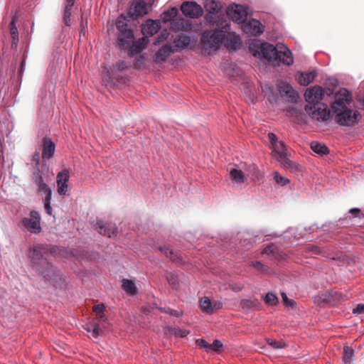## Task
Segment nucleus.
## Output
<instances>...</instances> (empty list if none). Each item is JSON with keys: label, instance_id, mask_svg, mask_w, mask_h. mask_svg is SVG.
Instances as JSON below:
<instances>
[{"label": "nucleus", "instance_id": "32", "mask_svg": "<svg viewBox=\"0 0 364 364\" xmlns=\"http://www.w3.org/2000/svg\"><path fill=\"white\" fill-rule=\"evenodd\" d=\"M116 26L119 31L128 29L127 19L124 14H121L116 21Z\"/></svg>", "mask_w": 364, "mask_h": 364}, {"label": "nucleus", "instance_id": "17", "mask_svg": "<svg viewBox=\"0 0 364 364\" xmlns=\"http://www.w3.org/2000/svg\"><path fill=\"white\" fill-rule=\"evenodd\" d=\"M200 308L206 314H211L214 311L220 309L223 306V304L219 301H211L208 297H204L200 300Z\"/></svg>", "mask_w": 364, "mask_h": 364}, {"label": "nucleus", "instance_id": "59", "mask_svg": "<svg viewBox=\"0 0 364 364\" xmlns=\"http://www.w3.org/2000/svg\"><path fill=\"white\" fill-rule=\"evenodd\" d=\"M104 71L107 73V74H106V77H107V81L109 82L111 80V76L109 75V71L106 68H104Z\"/></svg>", "mask_w": 364, "mask_h": 364}, {"label": "nucleus", "instance_id": "52", "mask_svg": "<svg viewBox=\"0 0 364 364\" xmlns=\"http://www.w3.org/2000/svg\"><path fill=\"white\" fill-rule=\"evenodd\" d=\"M353 313L356 315L363 314H364V304H358L357 306L353 309Z\"/></svg>", "mask_w": 364, "mask_h": 364}, {"label": "nucleus", "instance_id": "14", "mask_svg": "<svg viewBox=\"0 0 364 364\" xmlns=\"http://www.w3.org/2000/svg\"><path fill=\"white\" fill-rule=\"evenodd\" d=\"M134 40V35L132 29L128 28L119 31L117 42L120 48L128 49Z\"/></svg>", "mask_w": 364, "mask_h": 364}, {"label": "nucleus", "instance_id": "3", "mask_svg": "<svg viewBox=\"0 0 364 364\" xmlns=\"http://www.w3.org/2000/svg\"><path fill=\"white\" fill-rule=\"evenodd\" d=\"M205 9L208 12L206 16V20L210 25L217 26L219 28L225 29L230 28V20L225 15L218 13L222 9V6L219 1L215 0H206L205 3Z\"/></svg>", "mask_w": 364, "mask_h": 364}, {"label": "nucleus", "instance_id": "26", "mask_svg": "<svg viewBox=\"0 0 364 364\" xmlns=\"http://www.w3.org/2000/svg\"><path fill=\"white\" fill-rule=\"evenodd\" d=\"M316 75L315 71L300 73L298 76V82L301 85L307 86L314 81Z\"/></svg>", "mask_w": 364, "mask_h": 364}, {"label": "nucleus", "instance_id": "48", "mask_svg": "<svg viewBox=\"0 0 364 364\" xmlns=\"http://www.w3.org/2000/svg\"><path fill=\"white\" fill-rule=\"evenodd\" d=\"M252 266L261 272H266L267 270V267L262 264L260 262H252Z\"/></svg>", "mask_w": 364, "mask_h": 364}, {"label": "nucleus", "instance_id": "35", "mask_svg": "<svg viewBox=\"0 0 364 364\" xmlns=\"http://www.w3.org/2000/svg\"><path fill=\"white\" fill-rule=\"evenodd\" d=\"M343 361L346 364H349L352 359H353V350L350 347H348V346H346L344 347L343 348Z\"/></svg>", "mask_w": 364, "mask_h": 364}, {"label": "nucleus", "instance_id": "25", "mask_svg": "<svg viewBox=\"0 0 364 364\" xmlns=\"http://www.w3.org/2000/svg\"><path fill=\"white\" fill-rule=\"evenodd\" d=\"M96 228L101 235L112 237L117 233V229L114 227H107L102 221H98L96 224Z\"/></svg>", "mask_w": 364, "mask_h": 364}, {"label": "nucleus", "instance_id": "5", "mask_svg": "<svg viewBox=\"0 0 364 364\" xmlns=\"http://www.w3.org/2000/svg\"><path fill=\"white\" fill-rule=\"evenodd\" d=\"M48 251V248L47 246L40 244H36L33 245L32 247H30L28 251V256L34 262L43 260L44 263L46 264L47 269L46 271H41V273L43 274V277L46 281L51 282L53 280L52 277H58V274L55 275V271L53 269V266L47 262L45 255Z\"/></svg>", "mask_w": 364, "mask_h": 364}, {"label": "nucleus", "instance_id": "15", "mask_svg": "<svg viewBox=\"0 0 364 364\" xmlns=\"http://www.w3.org/2000/svg\"><path fill=\"white\" fill-rule=\"evenodd\" d=\"M55 145L54 142L47 136L42 139V154L43 161H46L52 158L55 154Z\"/></svg>", "mask_w": 364, "mask_h": 364}, {"label": "nucleus", "instance_id": "60", "mask_svg": "<svg viewBox=\"0 0 364 364\" xmlns=\"http://www.w3.org/2000/svg\"><path fill=\"white\" fill-rule=\"evenodd\" d=\"M360 212L359 209L358 208H351L350 210H349V213H358Z\"/></svg>", "mask_w": 364, "mask_h": 364}, {"label": "nucleus", "instance_id": "31", "mask_svg": "<svg viewBox=\"0 0 364 364\" xmlns=\"http://www.w3.org/2000/svg\"><path fill=\"white\" fill-rule=\"evenodd\" d=\"M87 332L91 333V336L93 338H97L102 334V329L100 328L99 324L93 323H90L86 328Z\"/></svg>", "mask_w": 364, "mask_h": 364}, {"label": "nucleus", "instance_id": "54", "mask_svg": "<svg viewBox=\"0 0 364 364\" xmlns=\"http://www.w3.org/2000/svg\"><path fill=\"white\" fill-rule=\"evenodd\" d=\"M175 334L177 336L183 338L189 334V331L187 330L175 329Z\"/></svg>", "mask_w": 364, "mask_h": 364}, {"label": "nucleus", "instance_id": "8", "mask_svg": "<svg viewBox=\"0 0 364 364\" xmlns=\"http://www.w3.org/2000/svg\"><path fill=\"white\" fill-rule=\"evenodd\" d=\"M47 169L46 164H42L41 168L34 169L33 172L32 179L38 188V191L45 194L48 193V191L51 190L48 188L46 181L48 176L46 174L44 171Z\"/></svg>", "mask_w": 364, "mask_h": 364}, {"label": "nucleus", "instance_id": "51", "mask_svg": "<svg viewBox=\"0 0 364 364\" xmlns=\"http://www.w3.org/2000/svg\"><path fill=\"white\" fill-rule=\"evenodd\" d=\"M168 38V33L166 32H165L164 33H162L159 37H157L154 41V45H158L161 42L166 40V38Z\"/></svg>", "mask_w": 364, "mask_h": 364}, {"label": "nucleus", "instance_id": "1", "mask_svg": "<svg viewBox=\"0 0 364 364\" xmlns=\"http://www.w3.org/2000/svg\"><path fill=\"white\" fill-rule=\"evenodd\" d=\"M250 53L259 59L269 62L291 65L294 58L291 50L284 44L278 43L276 46L260 41H255L249 46Z\"/></svg>", "mask_w": 364, "mask_h": 364}, {"label": "nucleus", "instance_id": "38", "mask_svg": "<svg viewBox=\"0 0 364 364\" xmlns=\"http://www.w3.org/2000/svg\"><path fill=\"white\" fill-rule=\"evenodd\" d=\"M273 174L274 179L277 184L284 186L290 183V181L287 178L281 176L277 171L274 172Z\"/></svg>", "mask_w": 364, "mask_h": 364}, {"label": "nucleus", "instance_id": "41", "mask_svg": "<svg viewBox=\"0 0 364 364\" xmlns=\"http://www.w3.org/2000/svg\"><path fill=\"white\" fill-rule=\"evenodd\" d=\"M164 18L166 21L171 20V18H173L178 14V9L176 8H172L171 10L164 12Z\"/></svg>", "mask_w": 364, "mask_h": 364}, {"label": "nucleus", "instance_id": "42", "mask_svg": "<svg viewBox=\"0 0 364 364\" xmlns=\"http://www.w3.org/2000/svg\"><path fill=\"white\" fill-rule=\"evenodd\" d=\"M31 164L33 166L34 169H36L38 168H41L42 165L40 164V156L39 153H36L33 155L32 159H31Z\"/></svg>", "mask_w": 364, "mask_h": 364}, {"label": "nucleus", "instance_id": "55", "mask_svg": "<svg viewBox=\"0 0 364 364\" xmlns=\"http://www.w3.org/2000/svg\"><path fill=\"white\" fill-rule=\"evenodd\" d=\"M144 57H142V56H140V57L137 59V60H136V63L134 64V68H135L136 69H140V68H141V65H143V63H144Z\"/></svg>", "mask_w": 364, "mask_h": 364}, {"label": "nucleus", "instance_id": "10", "mask_svg": "<svg viewBox=\"0 0 364 364\" xmlns=\"http://www.w3.org/2000/svg\"><path fill=\"white\" fill-rule=\"evenodd\" d=\"M268 139L270 141L271 149L274 156L281 160L286 161L287 159V154L284 144L281 141H278L277 136L274 133H269Z\"/></svg>", "mask_w": 364, "mask_h": 364}, {"label": "nucleus", "instance_id": "13", "mask_svg": "<svg viewBox=\"0 0 364 364\" xmlns=\"http://www.w3.org/2000/svg\"><path fill=\"white\" fill-rule=\"evenodd\" d=\"M242 30L247 34L257 36L264 32V26L259 21L251 19L243 23Z\"/></svg>", "mask_w": 364, "mask_h": 364}, {"label": "nucleus", "instance_id": "28", "mask_svg": "<svg viewBox=\"0 0 364 364\" xmlns=\"http://www.w3.org/2000/svg\"><path fill=\"white\" fill-rule=\"evenodd\" d=\"M230 178L232 181L237 183H244L247 178L245 173L241 170L237 168H233L230 171Z\"/></svg>", "mask_w": 364, "mask_h": 364}, {"label": "nucleus", "instance_id": "39", "mask_svg": "<svg viewBox=\"0 0 364 364\" xmlns=\"http://www.w3.org/2000/svg\"><path fill=\"white\" fill-rule=\"evenodd\" d=\"M264 301L269 305H275L278 302V298L275 294L269 292L264 297Z\"/></svg>", "mask_w": 364, "mask_h": 364}, {"label": "nucleus", "instance_id": "30", "mask_svg": "<svg viewBox=\"0 0 364 364\" xmlns=\"http://www.w3.org/2000/svg\"><path fill=\"white\" fill-rule=\"evenodd\" d=\"M311 149L316 153L320 155H324L328 153V148L321 143L317 141H312L311 143Z\"/></svg>", "mask_w": 364, "mask_h": 364}, {"label": "nucleus", "instance_id": "29", "mask_svg": "<svg viewBox=\"0 0 364 364\" xmlns=\"http://www.w3.org/2000/svg\"><path fill=\"white\" fill-rule=\"evenodd\" d=\"M122 288L129 294L134 295L136 292V288L134 283L129 279H124L122 280Z\"/></svg>", "mask_w": 364, "mask_h": 364}, {"label": "nucleus", "instance_id": "6", "mask_svg": "<svg viewBox=\"0 0 364 364\" xmlns=\"http://www.w3.org/2000/svg\"><path fill=\"white\" fill-rule=\"evenodd\" d=\"M41 215L38 211L32 210L29 217L23 218L21 222V227L31 233L38 234L41 231Z\"/></svg>", "mask_w": 364, "mask_h": 364}, {"label": "nucleus", "instance_id": "45", "mask_svg": "<svg viewBox=\"0 0 364 364\" xmlns=\"http://www.w3.org/2000/svg\"><path fill=\"white\" fill-rule=\"evenodd\" d=\"M223 344L218 340H215L213 343L210 344L209 350H212L213 351H218L220 348H222Z\"/></svg>", "mask_w": 364, "mask_h": 364}, {"label": "nucleus", "instance_id": "11", "mask_svg": "<svg viewBox=\"0 0 364 364\" xmlns=\"http://www.w3.org/2000/svg\"><path fill=\"white\" fill-rule=\"evenodd\" d=\"M184 16L191 18H197L203 14L202 7L195 1H185L181 6Z\"/></svg>", "mask_w": 364, "mask_h": 364}, {"label": "nucleus", "instance_id": "2", "mask_svg": "<svg viewBox=\"0 0 364 364\" xmlns=\"http://www.w3.org/2000/svg\"><path fill=\"white\" fill-rule=\"evenodd\" d=\"M351 100V95L346 88L341 89L335 95V101L331 107L335 114V122L341 126H353L361 118L358 110L347 107Z\"/></svg>", "mask_w": 364, "mask_h": 364}, {"label": "nucleus", "instance_id": "27", "mask_svg": "<svg viewBox=\"0 0 364 364\" xmlns=\"http://www.w3.org/2000/svg\"><path fill=\"white\" fill-rule=\"evenodd\" d=\"M75 1V0H65L63 21L65 24L68 26H70L71 24V10L73 6H74Z\"/></svg>", "mask_w": 364, "mask_h": 364}, {"label": "nucleus", "instance_id": "16", "mask_svg": "<svg viewBox=\"0 0 364 364\" xmlns=\"http://www.w3.org/2000/svg\"><path fill=\"white\" fill-rule=\"evenodd\" d=\"M69 171L64 169L57 175V191L60 195H65L68 189V182L69 181Z\"/></svg>", "mask_w": 364, "mask_h": 364}, {"label": "nucleus", "instance_id": "62", "mask_svg": "<svg viewBox=\"0 0 364 364\" xmlns=\"http://www.w3.org/2000/svg\"><path fill=\"white\" fill-rule=\"evenodd\" d=\"M268 250H269V248L265 249V250H264V252H264V253H267V252H268Z\"/></svg>", "mask_w": 364, "mask_h": 364}, {"label": "nucleus", "instance_id": "47", "mask_svg": "<svg viewBox=\"0 0 364 364\" xmlns=\"http://www.w3.org/2000/svg\"><path fill=\"white\" fill-rule=\"evenodd\" d=\"M282 300L286 306L293 307L294 306V301L291 299H289L287 294L284 292L282 293Z\"/></svg>", "mask_w": 364, "mask_h": 364}, {"label": "nucleus", "instance_id": "18", "mask_svg": "<svg viewBox=\"0 0 364 364\" xmlns=\"http://www.w3.org/2000/svg\"><path fill=\"white\" fill-rule=\"evenodd\" d=\"M147 13L146 4L144 0H134L130 6L129 14L132 16H144Z\"/></svg>", "mask_w": 364, "mask_h": 364}, {"label": "nucleus", "instance_id": "33", "mask_svg": "<svg viewBox=\"0 0 364 364\" xmlns=\"http://www.w3.org/2000/svg\"><path fill=\"white\" fill-rule=\"evenodd\" d=\"M293 91L292 87L286 83H281L279 85V92L282 96L291 97Z\"/></svg>", "mask_w": 364, "mask_h": 364}, {"label": "nucleus", "instance_id": "40", "mask_svg": "<svg viewBox=\"0 0 364 364\" xmlns=\"http://www.w3.org/2000/svg\"><path fill=\"white\" fill-rule=\"evenodd\" d=\"M159 251H161V252H163L165 256L168 258L170 260H174L175 259V257H174V252H173L172 250L169 249L168 247H166V246H164V247H159Z\"/></svg>", "mask_w": 364, "mask_h": 364}, {"label": "nucleus", "instance_id": "22", "mask_svg": "<svg viewBox=\"0 0 364 364\" xmlns=\"http://www.w3.org/2000/svg\"><path fill=\"white\" fill-rule=\"evenodd\" d=\"M173 52H177V49L173 48L170 45L164 46L156 54V62H165L170 54Z\"/></svg>", "mask_w": 364, "mask_h": 364}, {"label": "nucleus", "instance_id": "61", "mask_svg": "<svg viewBox=\"0 0 364 364\" xmlns=\"http://www.w3.org/2000/svg\"><path fill=\"white\" fill-rule=\"evenodd\" d=\"M331 84L336 87L337 85V80H332Z\"/></svg>", "mask_w": 364, "mask_h": 364}, {"label": "nucleus", "instance_id": "49", "mask_svg": "<svg viewBox=\"0 0 364 364\" xmlns=\"http://www.w3.org/2000/svg\"><path fill=\"white\" fill-rule=\"evenodd\" d=\"M128 66H129L128 63H127L125 61H121L113 67V70L116 69L119 71H121V70H124L126 68H127Z\"/></svg>", "mask_w": 364, "mask_h": 364}, {"label": "nucleus", "instance_id": "12", "mask_svg": "<svg viewBox=\"0 0 364 364\" xmlns=\"http://www.w3.org/2000/svg\"><path fill=\"white\" fill-rule=\"evenodd\" d=\"M323 97V91L320 86L311 87L304 93L305 100L309 104V105L320 104Z\"/></svg>", "mask_w": 364, "mask_h": 364}, {"label": "nucleus", "instance_id": "4", "mask_svg": "<svg viewBox=\"0 0 364 364\" xmlns=\"http://www.w3.org/2000/svg\"><path fill=\"white\" fill-rule=\"evenodd\" d=\"M214 31H205L200 38L201 45L205 52L210 53L212 50H217L223 44L225 38V33L229 28H219L215 26Z\"/></svg>", "mask_w": 364, "mask_h": 364}, {"label": "nucleus", "instance_id": "9", "mask_svg": "<svg viewBox=\"0 0 364 364\" xmlns=\"http://www.w3.org/2000/svg\"><path fill=\"white\" fill-rule=\"evenodd\" d=\"M226 16L237 23H244L247 16V11L245 7L233 4L230 5L226 9Z\"/></svg>", "mask_w": 364, "mask_h": 364}, {"label": "nucleus", "instance_id": "44", "mask_svg": "<svg viewBox=\"0 0 364 364\" xmlns=\"http://www.w3.org/2000/svg\"><path fill=\"white\" fill-rule=\"evenodd\" d=\"M161 311H164L165 313H167L171 316H173L175 317H179L182 315V311L179 310H174L171 309H160Z\"/></svg>", "mask_w": 364, "mask_h": 364}, {"label": "nucleus", "instance_id": "7", "mask_svg": "<svg viewBox=\"0 0 364 364\" xmlns=\"http://www.w3.org/2000/svg\"><path fill=\"white\" fill-rule=\"evenodd\" d=\"M306 111L311 115L312 118L318 120L326 122L331 117V110L326 104L320 103L314 105H306Z\"/></svg>", "mask_w": 364, "mask_h": 364}, {"label": "nucleus", "instance_id": "21", "mask_svg": "<svg viewBox=\"0 0 364 364\" xmlns=\"http://www.w3.org/2000/svg\"><path fill=\"white\" fill-rule=\"evenodd\" d=\"M225 34L223 43L225 46L231 50H236L240 46V38L234 32H228Z\"/></svg>", "mask_w": 364, "mask_h": 364}, {"label": "nucleus", "instance_id": "53", "mask_svg": "<svg viewBox=\"0 0 364 364\" xmlns=\"http://www.w3.org/2000/svg\"><path fill=\"white\" fill-rule=\"evenodd\" d=\"M196 343L200 348H205L207 350H209L210 344L208 343H207L205 340H203V339H198L196 341Z\"/></svg>", "mask_w": 364, "mask_h": 364}, {"label": "nucleus", "instance_id": "46", "mask_svg": "<svg viewBox=\"0 0 364 364\" xmlns=\"http://www.w3.org/2000/svg\"><path fill=\"white\" fill-rule=\"evenodd\" d=\"M178 23H180V27H178L179 28H181L183 30H186V31H188L189 29L191 28V24L189 23L187 21L184 20V19H180L178 22Z\"/></svg>", "mask_w": 364, "mask_h": 364}, {"label": "nucleus", "instance_id": "23", "mask_svg": "<svg viewBox=\"0 0 364 364\" xmlns=\"http://www.w3.org/2000/svg\"><path fill=\"white\" fill-rule=\"evenodd\" d=\"M149 41L146 38H141L136 41H133L129 48V54L134 55L139 53L146 46Z\"/></svg>", "mask_w": 364, "mask_h": 364}, {"label": "nucleus", "instance_id": "58", "mask_svg": "<svg viewBox=\"0 0 364 364\" xmlns=\"http://www.w3.org/2000/svg\"><path fill=\"white\" fill-rule=\"evenodd\" d=\"M251 304V301L249 300H243L241 302L242 306L245 308L246 306H249V304Z\"/></svg>", "mask_w": 364, "mask_h": 364}, {"label": "nucleus", "instance_id": "36", "mask_svg": "<svg viewBox=\"0 0 364 364\" xmlns=\"http://www.w3.org/2000/svg\"><path fill=\"white\" fill-rule=\"evenodd\" d=\"M249 171L255 179L260 181L262 178V173L259 171L258 167L255 164H251L249 167Z\"/></svg>", "mask_w": 364, "mask_h": 364}, {"label": "nucleus", "instance_id": "50", "mask_svg": "<svg viewBox=\"0 0 364 364\" xmlns=\"http://www.w3.org/2000/svg\"><path fill=\"white\" fill-rule=\"evenodd\" d=\"M105 310V307L103 304H97L93 306V311L95 313L96 316L103 314Z\"/></svg>", "mask_w": 364, "mask_h": 364}, {"label": "nucleus", "instance_id": "20", "mask_svg": "<svg viewBox=\"0 0 364 364\" xmlns=\"http://www.w3.org/2000/svg\"><path fill=\"white\" fill-rule=\"evenodd\" d=\"M16 18L13 17L9 25V39L11 42V48L16 49L19 41L18 31L16 26Z\"/></svg>", "mask_w": 364, "mask_h": 364}, {"label": "nucleus", "instance_id": "57", "mask_svg": "<svg viewBox=\"0 0 364 364\" xmlns=\"http://www.w3.org/2000/svg\"><path fill=\"white\" fill-rule=\"evenodd\" d=\"M323 95L326 94L327 95H331L333 92V89L325 88L324 90H323Z\"/></svg>", "mask_w": 364, "mask_h": 364}, {"label": "nucleus", "instance_id": "56", "mask_svg": "<svg viewBox=\"0 0 364 364\" xmlns=\"http://www.w3.org/2000/svg\"><path fill=\"white\" fill-rule=\"evenodd\" d=\"M96 317L99 321L104 322L107 320V317L103 314H100V315L96 316Z\"/></svg>", "mask_w": 364, "mask_h": 364}, {"label": "nucleus", "instance_id": "34", "mask_svg": "<svg viewBox=\"0 0 364 364\" xmlns=\"http://www.w3.org/2000/svg\"><path fill=\"white\" fill-rule=\"evenodd\" d=\"M51 196L52 191H48V193L46 194V197L44 198V208L46 213L49 215H52V208L50 206Z\"/></svg>", "mask_w": 364, "mask_h": 364}, {"label": "nucleus", "instance_id": "43", "mask_svg": "<svg viewBox=\"0 0 364 364\" xmlns=\"http://www.w3.org/2000/svg\"><path fill=\"white\" fill-rule=\"evenodd\" d=\"M269 346L274 348H282L285 346V343L282 341H267Z\"/></svg>", "mask_w": 364, "mask_h": 364}, {"label": "nucleus", "instance_id": "19", "mask_svg": "<svg viewBox=\"0 0 364 364\" xmlns=\"http://www.w3.org/2000/svg\"><path fill=\"white\" fill-rule=\"evenodd\" d=\"M160 28V23L151 19L146 21L141 26V32L144 38H148L156 33Z\"/></svg>", "mask_w": 364, "mask_h": 364}, {"label": "nucleus", "instance_id": "24", "mask_svg": "<svg viewBox=\"0 0 364 364\" xmlns=\"http://www.w3.org/2000/svg\"><path fill=\"white\" fill-rule=\"evenodd\" d=\"M173 48L177 49V51L180 49L187 48L191 43V38L186 35L182 34L176 37L173 40Z\"/></svg>", "mask_w": 364, "mask_h": 364}, {"label": "nucleus", "instance_id": "37", "mask_svg": "<svg viewBox=\"0 0 364 364\" xmlns=\"http://www.w3.org/2000/svg\"><path fill=\"white\" fill-rule=\"evenodd\" d=\"M166 279L173 288L177 289L178 287V277L174 273L168 272L166 274Z\"/></svg>", "mask_w": 364, "mask_h": 364}]
</instances>
